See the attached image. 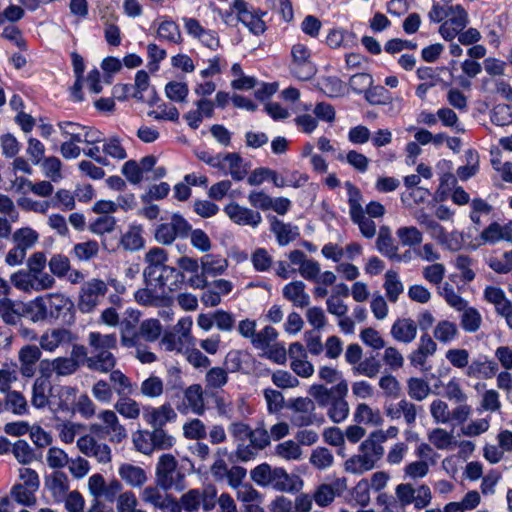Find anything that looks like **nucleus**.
I'll list each match as a JSON object with an SVG mask.
<instances>
[{"mask_svg":"<svg viewBox=\"0 0 512 512\" xmlns=\"http://www.w3.org/2000/svg\"><path fill=\"white\" fill-rule=\"evenodd\" d=\"M374 467L369 457H366L362 452L350 457L344 464L345 471L352 474H362Z\"/></svg>","mask_w":512,"mask_h":512,"instance_id":"obj_53","label":"nucleus"},{"mask_svg":"<svg viewBox=\"0 0 512 512\" xmlns=\"http://www.w3.org/2000/svg\"><path fill=\"white\" fill-rule=\"evenodd\" d=\"M308 392L319 407H327V415L333 423H341L348 417L350 408L345 399L348 394L346 380L342 379L331 388L323 384H313Z\"/></svg>","mask_w":512,"mask_h":512,"instance_id":"obj_1","label":"nucleus"},{"mask_svg":"<svg viewBox=\"0 0 512 512\" xmlns=\"http://www.w3.org/2000/svg\"><path fill=\"white\" fill-rule=\"evenodd\" d=\"M139 505V501L132 490L120 493L116 500L117 512H133Z\"/></svg>","mask_w":512,"mask_h":512,"instance_id":"obj_64","label":"nucleus"},{"mask_svg":"<svg viewBox=\"0 0 512 512\" xmlns=\"http://www.w3.org/2000/svg\"><path fill=\"white\" fill-rule=\"evenodd\" d=\"M200 266L203 274L215 277L225 272L228 261L220 255L206 254L201 257Z\"/></svg>","mask_w":512,"mask_h":512,"instance_id":"obj_34","label":"nucleus"},{"mask_svg":"<svg viewBox=\"0 0 512 512\" xmlns=\"http://www.w3.org/2000/svg\"><path fill=\"white\" fill-rule=\"evenodd\" d=\"M46 486L57 502H62L69 493V479L64 472L55 471L46 479Z\"/></svg>","mask_w":512,"mask_h":512,"instance_id":"obj_27","label":"nucleus"},{"mask_svg":"<svg viewBox=\"0 0 512 512\" xmlns=\"http://www.w3.org/2000/svg\"><path fill=\"white\" fill-rule=\"evenodd\" d=\"M184 398L193 413L197 415L204 414L205 403L203 397V389L200 384H193L186 388L184 391Z\"/></svg>","mask_w":512,"mask_h":512,"instance_id":"obj_38","label":"nucleus"},{"mask_svg":"<svg viewBox=\"0 0 512 512\" xmlns=\"http://www.w3.org/2000/svg\"><path fill=\"white\" fill-rule=\"evenodd\" d=\"M120 244L127 251H137L144 246L142 237V228L140 226H130L122 235Z\"/></svg>","mask_w":512,"mask_h":512,"instance_id":"obj_44","label":"nucleus"},{"mask_svg":"<svg viewBox=\"0 0 512 512\" xmlns=\"http://www.w3.org/2000/svg\"><path fill=\"white\" fill-rule=\"evenodd\" d=\"M271 231L275 234L280 246H286L297 236V232L290 224H286L276 217L271 219Z\"/></svg>","mask_w":512,"mask_h":512,"instance_id":"obj_43","label":"nucleus"},{"mask_svg":"<svg viewBox=\"0 0 512 512\" xmlns=\"http://www.w3.org/2000/svg\"><path fill=\"white\" fill-rule=\"evenodd\" d=\"M41 350L35 345H25L18 353L19 371L24 378H32L36 372V364L41 358Z\"/></svg>","mask_w":512,"mask_h":512,"instance_id":"obj_21","label":"nucleus"},{"mask_svg":"<svg viewBox=\"0 0 512 512\" xmlns=\"http://www.w3.org/2000/svg\"><path fill=\"white\" fill-rule=\"evenodd\" d=\"M117 365V359L111 350L98 353V355H90L87 358V368L91 371L107 374Z\"/></svg>","mask_w":512,"mask_h":512,"instance_id":"obj_33","label":"nucleus"},{"mask_svg":"<svg viewBox=\"0 0 512 512\" xmlns=\"http://www.w3.org/2000/svg\"><path fill=\"white\" fill-rule=\"evenodd\" d=\"M391 335L399 342L411 343L417 335V323L410 318L398 319L391 327Z\"/></svg>","mask_w":512,"mask_h":512,"instance_id":"obj_26","label":"nucleus"},{"mask_svg":"<svg viewBox=\"0 0 512 512\" xmlns=\"http://www.w3.org/2000/svg\"><path fill=\"white\" fill-rule=\"evenodd\" d=\"M52 390L48 377H37L31 388V404L36 409H43L49 404V393Z\"/></svg>","mask_w":512,"mask_h":512,"instance_id":"obj_23","label":"nucleus"},{"mask_svg":"<svg viewBox=\"0 0 512 512\" xmlns=\"http://www.w3.org/2000/svg\"><path fill=\"white\" fill-rule=\"evenodd\" d=\"M118 476L134 489L142 488L148 481V474L142 467L131 463H122L118 467Z\"/></svg>","mask_w":512,"mask_h":512,"instance_id":"obj_20","label":"nucleus"},{"mask_svg":"<svg viewBox=\"0 0 512 512\" xmlns=\"http://www.w3.org/2000/svg\"><path fill=\"white\" fill-rule=\"evenodd\" d=\"M291 71L299 80L306 81L315 74V67L310 61V52L304 44L297 43L291 50Z\"/></svg>","mask_w":512,"mask_h":512,"instance_id":"obj_12","label":"nucleus"},{"mask_svg":"<svg viewBox=\"0 0 512 512\" xmlns=\"http://www.w3.org/2000/svg\"><path fill=\"white\" fill-rule=\"evenodd\" d=\"M438 293L445 299L449 306L457 311H460L467 306V301L464 300L448 282H445L441 287H439Z\"/></svg>","mask_w":512,"mask_h":512,"instance_id":"obj_58","label":"nucleus"},{"mask_svg":"<svg viewBox=\"0 0 512 512\" xmlns=\"http://www.w3.org/2000/svg\"><path fill=\"white\" fill-rule=\"evenodd\" d=\"M414 453L417 460L404 467V477L411 480L423 479L429 474L430 467L437 464L440 455L426 442L418 444Z\"/></svg>","mask_w":512,"mask_h":512,"instance_id":"obj_5","label":"nucleus"},{"mask_svg":"<svg viewBox=\"0 0 512 512\" xmlns=\"http://www.w3.org/2000/svg\"><path fill=\"white\" fill-rule=\"evenodd\" d=\"M428 443L433 449L450 451L457 446V440L453 431L443 428H433L427 432Z\"/></svg>","mask_w":512,"mask_h":512,"instance_id":"obj_22","label":"nucleus"},{"mask_svg":"<svg viewBox=\"0 0 512 512\" xmlns=\"http://www.w3.org/2000/svg\"><path fill=\"white\" fill-rule=\"evenodd\" d=\"M57 126L62 135L68 137L67 141L70 142L94 145L103 141V134L90 126H84L70 121H61Z\"/></svg>","mask_w":512,"mask_h":512,"instance_id":"obj_10","label":"nucleus"},{"mask_svg":"<svg viewBox=\"0 0 512 512\" xmlns=\"http://www.w3.org/2000/svg\"><path fill=\"white\" fill-rule=\"evenodd\" d=\"M480 245H495L501 241L512 244V221L490 223L479 235Z\"/></svg>","mask_w":512,"mask_h":512,"instance_id":"obj_15","label":"nucleus"},{"mask_svg":"<svg viewBox=\"0 0 512 512\" xmlns=\"http://www.w3.org/2000/svg\"><path fill=\"white\" fill-rule=\"evenodd\" d=\"M26 304L9 297L0 298V319L9 326H16L26 314Z\"/></svg>","mask_w":512,"mask_h":512,"instance_id":"obj_17","label":"nucleus"},{"mask_svg":"<svg viewBox=\"0 0 512 512\" xmlns=\"http://www.w3.org/2000/svg\"><path fill=\"white\" fill-rule=\"evenodd\" d=\"M74 340L73 334L64 328L47 330L39 339L40 347L48 352H55L59 347L69 345Z\"/></svg>","mask_w":512,"mask_h":512,"instance_id":"obj_18","label":"nucleus"},{"mask_svg":"<svg viewBox=\"0 0 512 512\" xmlns=\"http://www.w3.org/2000/svg\"><path fill=\"white\" fill-rule=\"evenodd\" d=\"M381 369V364L374 357L366 358L353 367V373L368 378H375Z\"/></svg>","mask_w":512,"mask_h":512,"instance_id":"obj_63","label":"nucleus"},{"mask_svg":"<svg viewBox=\"0 0 512 512\" xmlns=\"http://www.w3.org/2000/svg\"><path fill=\"white\" fill-rule=\"evenodd\" d=\"M164 383L158 376L151 375L140 385V393L146 398H158L163 394Z\"/></svg>","mask_w":512,"mask_h":512,"instance_id":"obj_54","label":"nucleus"},{"mask_svg":"<svg viewBox=\"0 0 512 512\" xmlns=\"http://www.w3.org/2000/svg\"><path fill=\"white\" fill-rule=\"evenodd\" d=\"M4 394V412L10 411L16 416H23L29 413L28 401L23 393L11 390Z\"/></svg>","mask_w":512,"mask_h":512,"instance_id":"obj_32","label":"nucleus"},{"mask_svg":"<svg viewBox=\"0 0 512 512\" xmlns=\"http://www.w3.org/2000/svg\"><path fill=\"white\" fill-rule=\"evenodd\" d=\"M176 417V413L169 404L162 405L152 410L148 422L154 428H162L167 422Z\"/></svg>","mask_w":512,"mask_h":512,"instance_id":"obj_52","label":"nucleus"},{"mask_svg":"<svg viewBox=\"0 0 512 512\" xmlns=\"http://www.w3.org/2000/svg\"><path fill=\"white\" fill-rule=\"evenodd\" d=\"M184 512H198L200 508L204 512H211L216 505V488L207 486L204 488H192L179 497Z\"/></svg>","mask_w":512,"mask_h":512,"instance_id":"obj_6","label":"nucleus"},{"mask_svg":"<svg viewBox=\"0 0 512 512\" xmlns=\"http://www.w3.org/2000/svg\"><path fill=\"white\" fill-rule=\"evenodd\" d=\"M113 407L116 413L129 420L138 419L141 413L140 404L130 395L119 397Z\"/></svg>","mask_w":512,"mask_h":512,"instance_id":"obj_36","label":"nucleus"},{"mask_svg":"<svg viewBox=\"0 0 512 512\" xmlns=\"http://www.w3.org/2000/svg\"><path fill=\"white\" fill-rule=\"evenodd\" d=\"M354 421L364 425H378L381 423V414L366 403H359L354 411Z\"/></svg>","mask_w":512,"mask_h":512,"instance_id":"obj_39","label":"nucleus"},{"mask_svg":"<svg viewBox=\"0 0 512 512\" xmlns=\"http://www.w3.org/2000/svg\"><path fill=\"white\" fill-rule=\"evenodd\" d=\"M183 435L190 440H203L207 436V428L204 422L198 418H193L184 423Z\"/></svg>","mask_w":512,"mask_h":512,"instance_id":"obj_51","label":"nucleus"},{"mask_svg":"<svg viewBox=\"0 0 512 512\" xmlns=\"http://www.w3.org/2000/svg\"><path fill=\"white\" fill-rule=\"evenodd\" d=\"M347 489V482L345 478H338L334 482L327 484L323 483L319 485L314 493L313 499L315 503L320 507H326L330 505L337 495H340Z\"/></svg>","mask_w":512,"mask_h":512,"instance_id":"obj_16","label":"nucleus"},{"mask_svg":"<svg viewBox=\"0 0 512 512\" xmlns=\"http://www.w3.org/2000/svg\"><path fill=\"white\" fill-rule=\"evenodd\" d=\"M287 408L291 411L290 421L296 427H307L322 422L315 413V403L308 397L290 400Z\"/></svg>","mask_w":512,"mask_h":512,"instance_id":"obj_7","label":"nucleus"},{"mask_svg":"<svg viewBox=\"0 0 512 512\" xmlns=\"http://www.w3.org/2000/svg\"><path fill=\"white\" fill-rule=\"evenodd\" d=\"M191 228V225L180 214H173L170 222L156 227L154 238L161 245H171L178 237H186Z\"/></svg>","mask_w":512,"mask_h":512,"instance_id":"obj_9","label":"nucleus"},{"mask_svg":"<svg viewBox=\"0 0 512 512\" xmlns=\"http://www.w3.org/2000/svg\"><path fill=\"white\" fill-rule=\"evenodd\" d=\"M162 491V488L156 483L155 485L145 486L140 492V498L144 504L150 505L157 510L170 495Z\"/></svg>","mask_w":512,"mask_h":512,"instance_id":"obj_41","label":"nucleus"},{"mask_svg":"<svg viewBox=\"0 0 512 512\" xmlns=\"http://www.w3.org/2000/svg\"><path fill=\"white\" fill-rule=\"evenodd\" d=\"M85 430V426L81 423L65 421L57 425V431L60 440L65 444H70L75 437Z\"/></svg>","mask_w":512,"mask_h":512,"instance_id":"obj_55","label":"nucleus"},{"mask_svg":"<svg viewBox=\"0 0 512 512\" xmlns=\"http://www.w3.org/2000/svg\"><path fill=\"white\" fill-rule=\"evenodd\" d=\"M498 365L492 360H473L467 367L466 376L475 379H491L496 375Z\"/></svg>","mask_w":512,"mask_h":512,"instance_id":"obj_31","label":"nucleus"},{"mask_svg":"<svg viewBox=\"0 0 512 512\" xmlns=\"http://www.w3.org/2000/svg\"><path fill=\"white\" fill-rule=\"evenodd\" d=\"M184 474L178 469V461L172 454H162L155 467V483L164 492L183 489Z\"/></svg>","mask_w":512,"mask_h":512,"instance_id":"obj_4","label":"nucleus"},{"mask_svg":"<svg viewBox=\"0 0 512 512\" xmlns=\"http://www.w3.org/2000/svg\"><path fill=\"white\" fill-rule=\"evenodd\" d=\"M224 169L226 168L225 163L228 165V172L232 179L235 181H241L245 178L248 173L247 167L244 164L242 157L238 153H227L222 158Z\"/></svg>","mask_w":512,"mask_h":512,"instance_id":"obj_37","label":"nucleus"},{"mask_svg":"<svg viewBox=\"0 0 512 512\" xmlns=\"http://www.w3.org/2000/svg\"><path fill=\"white\" fill-rule=\"evenodd\" d=\"M162 333V325L158 319H146L138 328L139 342L141 339L146 342H155Z\"/></svg>","mask_w":512,"mask_h":512,"instance_id":"obj_45","label":"nucleus"},{"mask_svg":"<svg viewBox=\"0 0 512 512\" xmlns=\"http://www.w3.org/2000/svg\"><path fill=\"white\" fill-rule=\"evenodd\" d=\"M306 285L303 281H293L283 288V296L296 307H306L309 305L310 297L305 292Z\"/></svg>","mask_w":512,"mask_h":512,"instance_id":"obj_28","label":"nucleus"},{"mask_svg":"<svg viewBox=\"0 0 512 512\" xmlns=\"http://www.w3.org/2000/svg\"><path fill=\"white\" fill-rule=\"evenodd\" d=\"M458 333V327L454 322L441 320L436 324L433 336L439 342L447 344L456 339Z\"/></svg>","mask_w":512,"mask_h":512,"instance_id":"obj_46","label":"nucleus"},{"mask_svg":"<svg viewBox=\"0 0 512 512\" xmlns=\"http://www.w3.org/2000/svg\"><path fill=\"white\" fill-rule=\"evenodd\" d=\"M224 212L229 219L237 225L257 228L262 222L260 212L241 206L237 202H231L224 207Z\"/></svg>","mask_w":512,"mask_h":512,"instance_id":"obj_13","label":"nucleus"},{"mask_svg":"<svg viewBox=\"0 0 512 512\" xmlns=\"http://www.w3.org/2000/svg\"><path fill=\"white\" fill-rule=\"evenodd\" d=\"M47 362L57 376H69L74 374L80 367V362L70 357H57L51 362L42 361L41 367Z\"/></svg>","mask_w":512,"mask_h":512,"instance_id":"obj_40","label":"nucleus"},{"mask_svg":"<svg viewBox=\"0 0 512 512\" xmlns=\"http://www.w3.org/2000/svg\"><path fill=\"white\" fill-rule=\"evenodd\" d=\"M407 393L408 396L416 401H423L430 393L429 384L417 377H411L407 380Z\"/></svg>","mask_w":512,"mask_h":512,"instance_id":"obj_50","label":"nucleus"},{"mask_svg":"<svg viewBox=\"0 0 512 512\" xmlns=\"http://www.w3.org/2000/svg\"><path fill=\"white\" fill-rule=\"evenodd\" d=\"M461 326L466 332H476L481 325L482 317L477 309L473 307H465L461 310Z\"/></svg>","mask_w":512,"mask_h":512,"instance_id":"obj_60","label":"nucleus"},{"mask_svg":"<svg viewBox=\"0 0 512 512\" xmlns=\"http://www.w3.org/2000/svg\"><path fill=\"white\" fill-rule=\"evenodd\" d=\"M251 480L261 487H269L278 492H298L303 487L302 479L288 474L282 467H272L268 463L257 465L250 471Z\"/></svg>","mask_w":512,"mask_h":512,"instance_id":"obj_2","label":"nucleus"},{"mask_svg":"<svg viewBox=\"0 0 512 512\" xmlns=\"http://www.w3.org/2000/svg\"><path fill=\"white\" fill-rule=\"evenodd\" d=\"M384 288L386 295L391 302H396L403 292V284L398 278L397 272L389 270L385 274Z\"/></svg>","mask_w":512,"mask_h":512,"instance_id":"obj_59","label":"nucleus"},{"mask_svg":"<svg viewBox=\"0 0 512 512\" xmlns=\"http://www.w3.org/2000/svg\"><path fill=\"white\" fill-rule=\"evenodd\" d=\"M274 454L286 461H298L302 458L303 451L297 442L286 440L275 446Z\"/></svg>","mask_w":512,"mask_h":512,"instance_id":"obj_42","label":"nucleus"},{"mask_svg":"<svg viewBox=\"0 0 512 512\" xmlns=\"http://www.w3.org/2000/svg\"><path fill=\"white\" fill-rule=\"evenodd\" d=\"M99 244L95 240H88L85 242L77 243L73 248V255L79 261H89L97 257L99 253Z\"/></svg>","mask_w":512,"mask_h":512,"instance_id":"obj_57","label":"nucleus"},{"mask_svg":"<svg viewBox=\"0 0 512 512\" xmlns=\"http://www.w3.org/2000/svg\"><path fill=\"white\" fill-rule=\"evenodd\" d=\"M278 337V332L272 326H265L262 330L256 332L251 344L254 348L264 351L275 343Z\"/></svg>","mask_w":512,"mask_h":512,"instance_id":"obj_49","label":"nucleus"},{"mask_svg":"<svg viewBox=\"0 0 512 512\" xmlns=\"http://www.w3.org/2000/svg\"><path fill=\"white\" fill-rule=\"evenodd\" d=\"M396 235L404 246L420 245L423 241L422 232L415 226L400 227L397 229Z\"/></svg>","mask_w":512,"mask_h":512,"instance_id":"obj_56","label":"nucleus"},{"mask_svg":"<svg viewBox=\"0 0 512 512\" xmlns=\"http://www.w3.org/2000/svg\"><path fill=\"white\" fill-rule=\"evenodd\" d=\"M195 104L197 109L191 110L184 115L188 126L194 130L199 128L204 117L211 118L214 114V103L211 100L202 98Z\"/></svg>","mask_w":512,"mask_h":512,"instance_id":"obj_25","label":"nucleus"},{"mask_svg":"<svg viewBox=\"0 0 512 512\" xmlns=\"http://www.w3.org/2000/svg\"><path fill=\"white\" fill-rule=\"evenodd\" d=\"M376 246L378 251L389 259L402 261V256L398 254V246L395 245L388 227L383 226L380 228Z\"/></svg>","mask_w":512,"mask_h":512,"instance_id":"obj_29","label":"nucleus"},{"mask_svg":"<svg viewBox=\"0 0 512 512\" xmlns=\"http://www.w3.org/2000/svg\"><path fill=\"white\" fill-rule=\"evenodd\" d=\"M90 348V355H98L117 347V336L115 333L102 334L100 332H90L87 338Z\"/></svg>","mask_w":512,"mask_h":512,"instance_id":"obj_24","label":"nucleus"},{"mask_svg":"<svg viewBox=\"0 0 512 512\" xmlns=\"http://www.w3.org/2000/svg\"><path fill=\"white\" fill-rule=\"evenodd\" d=\"M97 417L102 424L92 425V431H101L108 437L110 442L117 444L121 443L128 437L126 428L120 423V420L114 410H102Z\"/></svg>","mask_w":512,"mask_h":512,"instance_id":"obj_11","label":"nucleus"},{"mask_svg":"<svg viewBox=\"0 0 512 512\" xmlns=\"http://www.w3.org/2000/svg\"><path fill=\"white\" fill-rule=\"evenodd\" d=\"M383 439L384 437L381 434L371 433L359 447L360 452L369 457L374 466L384 455Z\"/></svg>","mask_w":512,"mask_h":512,"instance_id":"obj_30","label":"nucleus"},{"mask_svg":"<svg viewBox=\"0 0 512 512\" xmlns=\"http://www.w3.org/2000/svg\"><path fill=\"white\" fill-rule=\"evenodd\" d=\"M107 293L105 281L92 278L84 282L79 291L78 308L83 313L92 312Z\"/></svg>","mask_w":512,"mask_h":512,"instance_id":"obj_8","label":"nucleus"},{"mask_svg":"<svg viewBox=\"0 0 512 512\" xmlns=\"http://www.w3.org/2000/svg\"><path fill=\"white\" fill-rule=\"evenodd\" d=\"M449 14L439 28V33L446 41H452L468 24V14L461 6H454Z\"/></svg>","mask_w":512,"mask_h":512,"instance_id":"obj_14","label":"nucleus"},{"mask_svg":"<svg viewBox=\"0 0 512 512\" xmlns=\"http://www.w3.org/2000/svg\"><path fill=\"white\" fill-rule=\"evenodd\" d=\"M38 238V233L30 227L20 228L16 230L12 235V239L15 245L22 248L26 252L35 245V243L38 241Z\"/></svg>","mask_w":512,"mask_h":512,"instance_id":"obj_47","label":"nucleus"},{"mask_svg":"<svg viewBox=\"0 0 512 512\" xmlns=\"http://www.w3.org/2000/svg\"><path fill=\"white\" fill-rule=\"evenodd\" d=\"M417 413L418 407L406 399H401L397 403H391L385 406V414L388 418L398 420L403 417L408 426L415 424Z\"/></svg>","mask_w":512,"mask_h":512,"instance_id":"obj_19","label":"nucleus"},{"mask_svg":"<svg viewBox=\"0 0 512 512\" xmlns=\"http://www.w3.org/2000/svg\"><path fill=\"white\" fill-rule=\"evenodd\" d=\"M168 254L166 250L159 247L151 248L145 255V262L148 264L143 271V276L147 285H157L160 288L168 286L169 291H173L172 284L168 285L169 278L181 277L182 272L174 267L167 266Z\"/></svg>","mask_w":512,"mask_h":512,"instance_id":"obj_3","label":"nucleus"},{"mask_svg":"<svg viewBox=\"0 0 512 512\" xmlns=\"http://www.w3.org/2000/svg\"><path fill=\"white\" fill-rule=\"evenodd\" d=\"M36 490L22 484H15L11 489V495L19 504L33 506L36 503L34 494Z\"/></svg>","mask_w":512,"mask_h":512,"instance_id":"obj_62","label":"nucleus"},{"mask_svg":"<svg viewBox=\"0 0 512 512\" xmlns=\"http://www.w3.org/2000/svg\"><path fill=\"white\" fill-rule=\"evenodd\" d=\"M108 373L113 393L115 392L118 398L126 395H131L133 393V383L131 382L130 378L127 377L121 370L114 368Z\"/></svg>","mask_w":512,"mask_h":512,"instance_id":"obj_35","label":"nucleus"},{"mask_svg":"<svg viewBox=\"0 0 512 512\" xmlns=\"http://www.w3.org/2000/svg\"><path fill=\"white\" fill-rule=\"evenodd\" d=\"M310 464L318 470L328 469L333 465V453L326 447L315 448L309 458Z\"/></svg>","mask_w":512,"mask_h":512,"instance_id":"obj_48","label":"nucleus"},{"mask_svg":"<svg viewBox=\"0 0 512 512\" xmlns=\"http://www.w3.org/2000/svg\"><path fill=\"white\" fill-rule=\"evenodd\" d=\"M228 382L227 370L222 367H212L205 375L207 388L220 389Z\"/></svg>","mask_w":512,"mask_h":512,"instance_id":"obj_61","label":"nucleus"}]
</instances>
